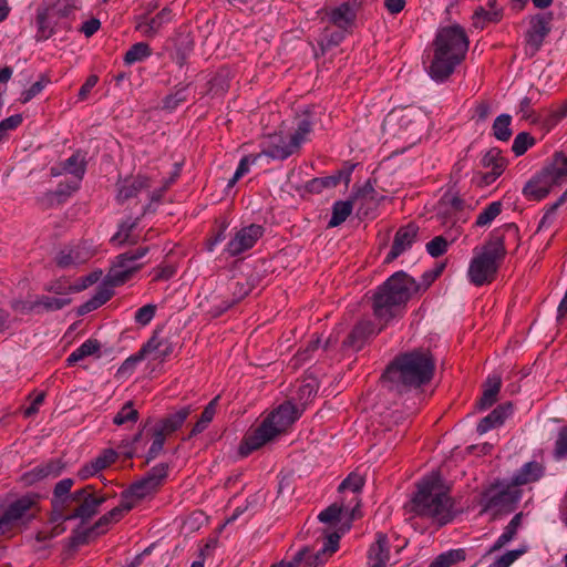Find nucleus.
Segmentation results:
<instances>
[{"mask_svg":"<svg viewBox=\"0 0 567 567\" xmlns=\"http://www.w3.org/2000/svg\"><path fill=\"white\" fill-rule=\"evenodd\" d=\"M421 286L404 271L393 274L381 287L373 298V311L381 322L380 327L372 326L369 321L360 322L348 338L347 346L359 349L362 341L378 333L393 318L398 317L406 302L417 292Z\"/></svg>","mask_w":567,"mask_h":567,"instance_id":"nucleus-1","label":"nucleus"},{"mask_svg":"<svg viewBox=\"0 0 567 567\" xmlns=\"http://www.w3.org/2000/svg\"><path fill=\"white\" fill-rule=\"evenodd\" d=\"M74 480L66 477L59 481L52 492L49 522H68L80 519L81 526L91 520L109 495L97 491L94 485H85L72 492Z\"/></svg>","mask_w":567,"mask_h":567,"instance_id":"nucleus-2","label":"nucleus"},{"mask_svg":"<svg viewBox=\"0 0 567 567\" xmlns=\"http://www.w3.org/2000/svg\"><path fill=\"white\" fill-rule=\"evenodd\" d=\"M468 40L460 25L441 28L433 42L432 54L427 56L426 71L436 82L447 79L464 59Z\"/></svg>","mask_w":567,"mask_h":567,"instance_id":"nucleus-3","label":"nucleus"},{"mask_svg":"<svg viewBox=\"0 0 567 567\" xmlns=\"http://www.w3.org/2000/svg\"><path fill=\"white\" fill-rule=\"evenodd\" d=\"M434 361L427 351H412L398 357L383 373V381L392 390L402 392L429 382Z\"/></svg>","mask_w":567,"mask_h":567,"instance_id":"nucleus-4","label":"nucleus"},{"mask_svg":"<svg viewBox=\"0 0 567 567\" xmlns=\"http://www.w3.org/2000/svg\"><path fill=\"white\" fill-rule=\"evenodd\" d=\"M415 514L446 524L452 518V504L439 473L432 472L417 484L412 499Z\"/></svg>","mask_w":567,"mask_h":567,"instance_id":"nucleus-5","label":"nucleus"},{"mask_svg":"<svg viewBox=\"0 0 567 567\" xmlns=\"http://www.w3.org/2000/svg\"><path fill=\"white\" fill-rule=\"evenodd\" d=\"M301 414L291 402H286L272 411L261 424L249 432L243 444L240 453L248 455L255 450L260 449L268 442L272 441L279 434L284 433Z\"/></svg>","mask_w":567,"mask_h":567,"instance_id":"nucleus-6","label":"nucleus"},{"mask_svg":"<svg viewBox=\"0 0 567 567\" xmlns=\"http://www.w3.org/2000/svg\"><path fill=\"white\" fill-rule=\"evenodd\" d=\"M74 9L75 6L71 0H42L37 9L35 40L40 42L50 39L55 33L56 27L70 28L64 20L73 13Z\"/></svg>","mask_w":567,"mask_h":567,"instance_id":"nucleus-7","label":"nucleus"},{"mask_svg":"<svg viewBox=\"0 0 567 567\" xmlns=\"http://www.w3.org/2000/svg\"><path fill=\"white\" fill-rule=\"evenodd\" d=\"M38 498V495H24L8 505L0 515V537L27 527L37 517Z\"/></svg>","mask_w":567,"mask_h":567,"instance_id":"nucleus-8","label":"nucleus"},{"mask_svg":"<svg viewBox=\"0 0 567 567\" xmlns=\"http://www.w3.org/2000/svg\"><path fill=\"white\" fill-rule=\"evenodd\" d=\"M503 256L504 249L501 243L488 244L481 251L475 252L467 270L470 281L475 286L492 281L497 270V262Z\"/></svg>","mask_w":567,"mask_h":567,"instance_id":"nucleus-9","label":"nucleus"},{"mask_svg":"<svg viewBox=\"0 0 567 567\" xmlns=\"http://www.w3.org/2000/svg\"><path fill=\"white\" fill-rule=\"evenodd\" d=\"M148 251V246H138L117 255L109 270L110 279H112L114 284L124 285L143 267V264H138V260L145 257Z\"/></svg>","mask_w":567,"mask_h":567,"instance_id":"nucleus-10","label":"nucleus"},{"mask_svg":"<svg viewBox=\"0 0 567 567\" xmlns=\"http://www.w3.org/2000/svg\"><path fill=\"white\" fill-rule=\"evenodd\" d=\"M340 535L331 533L327 536L323 547L316 554L308 549L300 550L291 560L281 561L274 567H321L339 546Z\"/></svg>","mask_w":567,"mask_h":567,"instance_id":"nucleus-11","label":"nucleus"},{"mask_svg":"<svg viewBox=\"0 0 567 567\" xmlns=\"http://www.w3.org/2000/svg\"><path fill=\"white\" fill-rule=\"evenodd\" d=\"M506 165L507 162L501 151H487L481 158L482 169L474 173L472 183L481 188L492 185L504 173Z\"/></svg>","mask_w":567,"mask_h":567,"instance_id":"nucleus-12","label":"nucleus"},{"mask_svg":"<svg viewBox=\"0 0 567 567\" xmlns=\"http://www.w3.org/2000/svg\"><path fill=\"white\" fill-rule=\"evenodd\" d=\"M261 236V226L249 225L235 234L228 241L225 250L229 256H238L252 248Z\"/></svg>","mask_w":567,"mask_h":567,"instance_id":"nucleus-13","label":"nucleus"},{"mask_svg":"<svg viewBox=\"0 0 567 567\" xmlns=\"http://www.w3.org/2000/svg\"><path fill=\"white\" fill-rule=\"evenodd\" d=\"M311 131V122L308 118L300 120L295 132L289 135V143L285 146L276 144L271 153L272 158L285 159L289 157L301 144L309 140Z\"/></svg>","mask_w":567,"mask_h":567,"instance_id":"nucleus-14","label":"nucleus"},{"mask_svg":"<svg viewBox=\"0 0 567 567\" xmlns=\"http://www.w3.org/2000/svg\"><path fill=\"white\" fill-rule=\"evenodd\" d=\"M463 209V200L454 192L445 193L440 199L437 215L443 219V224L456 225L462 218L458 216Z\"/></svg>","mask_w":567,"mask_h":567,"instance_id":"nucleus-15","label":"nucleus"},{"mask_svg":"<svg viewBox=\"0 0 567 567\" xmlns=\"http://www.w3.org/2000/svg\"><path fill=\"white\" fill-rule=\"evenodd\" d=\"M116 200L120 204L136 197L143 189L151 187V181L143 175H136L120 181L117 184Z\"/></svg>","mask_w":567,"mask_h":567,"instance_id":"nucleus-16","label":"nucleus"},{"mask_svg":"<svg viewBox=\"0 0 567 567\" xmlns=\"http://www.w3.org/2000/svg\"><path fill=\"white\" fill-rule=\"evenodd\" d=\"M396 560H391L390 543L385 535L379 534L375 543H373L368 554L369 567H386L394 564Z\"/></svg>","mask_w":567,"mask_h":567,"instance_id":"nucleus-17","label":"nucleus"},{"mask_svg":"<svg viewBox=\"0 0 567 567\" xmlns=\"http://www.w3.org/2000/svg\"><path fill=\"white\" fill-rule=\"evenodd\" d=\"M416 235L417 227L413 224H409L400 228L395 234L393 246L388 254L385 261L390 262L408 250L414 243Z\"/></svg>","mask_w":567,"mask_h":567,"instance_id":"nucleus-18","label":"nucleus"},{"mask_svg":"<svg viewBox=\"0 0 567 567\" xmlns=\"http://www.w3.org/2000/svg\"><path fill=\"white\" fill-rule=\"evenodd\" d=\"M166 50L171 59L182 68L193 51V40L189 34L179 33L167 42Z\"/></svg>","mask_w":567,"mask_h":567,"instance_id":"nucleus-19","label":"nucleus"},{"mask_svg":"<svg viewBox=\"0 0 567 567\" xmlns=\"http://www.w3.org/2000/svg\"><path fill=\"white\" fill-rule=\"evenodd\" d=\"M554 186L556 185L553 181L542 171L524 186L523 194L529 200H542L549 194Z\"/></svg>","mask_w":567,"mask_h":567,"instance_id":"nucleus-20","label":"nucleus"},{"mask_svg":"<svg viewBox=\"0 0 567 567\" xmlns=\"http://www.w3.org/2000/svg\"><path fill=\"white\" fill-rule=\"evenodd\" d=\"M324 12L329 21L340 29H347L355 20V8L349 2H343L331 10H320L318 13Z\"/></svg>","mask_w":567,"mask_h":567,"instance_id":"nucleus-21","label":"nucleus"},{"mask_svg":"<svg viewBox=\"0 0 567 567\" xmlns=\"http://www.w3.org/2000/svg\"><path fill=\"white\" fill-rule=\"evenodd\" d=\"M549 21L550 18L544 14H537L532 18L530 27L527 31V42L534 49L538 50L544 38L547 35L549 31Z\"/></svg>","mask_w":567,"mask_h":567,"instance_id":"nucleus-22","label":"nucleus"},{"mask_svg":"<svg viewBox=\"0 0 567 567\" xmlns=\"http://www.w3.org/2000/svg\"><path fill=\"white\" fill-rule=\"evenodd\" d=\"M104 533L105 529L96 527V522L85 529L78 527L72 530L71 536L68 538L66 550L69 553H74L80 546L89 544L91 539L96 538Z\"/></svg>","mask_w":567,"mask_h":567,"instance_id":"nucleus-23","label":"nucleus"},{"mask_svg":"<svg viewBox=\"0 0 567 567\" xmlns=\"http://www.w3.org/2000/svg\"><path fill=\"white\" fill-rule=\"evenodd\" d=\"M140 218L126 219L118 225L117 231L111 237V244L122 247L124 245H135L138 241V236L133 235L134 229L138 226Z\"/></svg>","mask_w":567,"mask_h":567,"instance_id":"nucleus-24","label":"nucleus"},{"mask_svg":"<svg viewBox=\"0 0 567 567\" xmlns=\"http://www.w3.org/2000/svg\"><path fill=\"white\" fill-rule=\"evenodd\" d=\"M543 171L555 185L564 183L567 179V154L556 153Z\"/></svg>","mask_w":567,"mask_h":567,"instance_id":"nucleus-25","label":"nucleus"},{"mask_svg":"<svg viewBox=\"0 0 567 567\" xmlns=\"http://www.w3.org/2000/svg\"><path fill=\"white\" fill-rule=\"evenodd\" d=\"M512 405H499L485 416L477 425V432L484 434L489 430L503 424V422L512 414Z\"/></svg>","mask_w":567,"mask_h":567,"instance_id":"nucleus-26","label":"nucleus"},{"mask_svg":"<svg viewBox=\"0 0 567 567\" xmlns=\"http://www.w3.org/2000/svg\"><path fill=\"white\" fill-rule=\"evenodd\" d=\"M189 413V408H183L161 420L154 429L167 436L168 434L177 431L184 424Z\"/></svg>","mask_w":567,"mask_h":567,"instance_id":"nucleus-27","label":"nucleus"},{"mask_svg":"<svg viewBox=\"0 0 567 567\" xmlns=\"http://www.w3.org/2000/svg\"><path fill=\"white\" fill-rule=\"evenodd\" d=\"M152 341L153 344L152 348L147 350V355L154 353L155 360H164L165 358L173 353V343L166 338H161L158 331H155L146 343H151Z\"/></svg>","mask_w":567,"mask_h":567,"instance_id":"nucleus-28","label":"nucleus"},{"mask_svg":"<svg viewBox=\"0 0 567 567\" xmlns=\"http://www.w3.org/2000/svg\"><path fill=\"white\" fill-rule=\"evenodd\" d=\"M501 389V377L498 374H492L487 378L483 395L480 400V408L487 409L496 401L497 394Z\"/></svg>","mask_w":567,"mask_h":567,"instance_id":"nucleus-29","label":"nucleus"},{"mask_svg":"<svg viewBox=\"0 0 567 567\" xmlns=\"http://www.w3.org/2000/svg\"><path fill=\"white\" fill-rule=\"evenodd\" d=\"M134 507V504L127 501L121 502V504L114 508H112L106 514L102 515L96 520V527H101V529H105V532L109 529V526L112 523L118 522L123 515L127 512H130Z\"/></svg>","mask_w":567,"mask_h":567,"instance_id":"nucleus-30","label":"nucleus"},{"mask_svg":"<svg viewBox=\"0 0 567 567\" xmlns=\"http://www.w3.org/2000/svg\"><path fill=\"white\" fill-rule=\"evenodd\" d=\"M485 501L486 511H491L497 507H506V512H509V504L517 501V496H514L511 493H498L496 488H491L485 495Z\"/></svg>","mask_w":567,"mask_h":567,"instance_id":"nucleus-31","label":"nucleus"},{"mask_svg":"<svg viewBox=\"0 0 567 567\" xmlns=\"http://www.w3.org/2000/svg\"><path fill=\"white\" fill-rule=\"evenodd\" d=\"M100 349L101 343L99 340L93 338L87 339L68 357L66 363L68 365H74L84 358L97 353Z\"/></svg>","mask_w":567,"mask_h":567,"instance_id":"nucleus-32","label":"nucleus"},{"mask_svg":"<svg viewBox=\"0 0 567 567\" xmlns=\"http://www.w3.org/2000/svg\"><path fill=\"white\" fill-rule=\"evenodd\" d=\"M543 474L542 466L536 462L526 463L513 477L514 485H523L537 481Z\"/></svg>","mask_w":567,"mask_h":567,"instance_id":"nucleus-33","label":"nucleus"},{"mask_svg":"<svg viewBox=\"0 0 567 567\" xmlns=\"http://www.w3.org/2000/svg\"><path fill=\"white\" fill-rule=\"evenodd\" d=\"M522 520V514L515 515L509 524L506 526L502 535L497 538V540L494 543V545L489 548L488 553H493L496 550H499L505 545H507L509 542H512L518 530V527L520 525Z\"/></svg>","mask_w":567,"mask_h":567,"instance_id":"nucleus-34","label":"nucleus"},{"mask_svg":"<svg viewBox=\"0 0 567 567\" xmlns=\"http://www.w3.org/2000/svg\"><path fill=\"white\" fill-rule=\"evenodd\" d=\"M71 303V298L69 297H50V296H40L34 302L32 308L42 307L47 311H56L65 306Z\"/></svg>","mask_w":567,"mask_h":567,"instance_id":"nucleus-35","label":"nucleus"},{"mask_svg":"<svg viewBox=\"0 0 567 567\" xmlns=\"http://www.w3.org/2000/svg\"><path fill=\"white\" fill-rule=\"evenodd\" d=\"M152 54V50L146 42L133 44L124 54V62L128 65L141 62Z\"/></svg>","mask_w":567,"mask_h":567,"instance_id":"nucleus-36","label":"nucleus"},{"mask_svg":"<svg viewBox=\"0 0 567 567\" xmlns=\"http://www.w3.org/2000/svg\"><path fill=\"white\" fill-rule=\"evenodd\" d=\"M502 203L496 200L488 204L477 216L475 226L487 227L502 213Z\"/></svg>","mask_w":567,"mask_h":567,"instance_id":"nucleus-37","label":"nucleus"},{"mask_svg":"<svg viewBox=\"0 0 567 567\" xmlns=\"http://www.w3.org/2000/svg\"><path fill=\"white\" fill-rule=\"evenodd\" d=\"M465 559L464 549H451L439 555L431 564L430 567H452L456 563Z\"/></svg>","mask_w":567,"mask_h":567,"instance_id":"nucleus-38","label":"nucleus"},{"mask_svg":"<svg viewBox=\"0 0 567 567\" xmlns=\"http://www.w3.org/2000/svg\"><path fill=\"white\" fill-rule=\"evenodd\" d=\"M168 474V465L166 463H159L153 466L144 476L151 487L157 491L164 483Z\"/></svg>","mask_w":567,"mask_h":567,"instance_id":"nucleus-39","label":"nucleus"},{"mask_svg":"<svg viewBox=\"0 0 567 567\" xmlns=\"http://www.w3.org/2000/svg\"><path fill=\"white\" fill-rule=\"evenodd\" d=\"M353 205L350 200H339L333 204L332 217L329 221L330 227H337L342 224L351 214Z\"/></svg>","mask_w":567,"mask_h":567,"instance_id":"nucleus-40","label":"nucleus"},{"mask_svg":"<svg viewBox=\"0 0 567 567\" xmlns=\"http://www.w3.org/2000/svg\"><path fill=\"white\" fill-rule=\"evenodd\" d=\"M153 341L151 343H144L142 348L131 357H128L118 368V374H127L132 373L137 363L143 361L147 355V350L152 348Z\"/></svg>","mask_w":567,"mask_h":567,"instance_id":"nucleus-41","label":"nucleus"},{"mask_svg":"<svg viewBox=\"0 0 567 567\" xmlns=\"http://www.w3.org/2000/svg\"><path fill=\"white\" fill-rule=\"evenodd\" d=\"M118 286H122V284H114L113 280L110 279V272H107L102 284L97 286L93 298L103 306L114 296V287Z\"/></svg>","mask_w":567,"mask_h":567,"instance_id":"nucleus-42","label":"nucleus"},{"mask_svg":"<svg viewBox=\"0 0 567 567\" xmlns=\"http://www.w3.org/2000/svg\"><path fill=\"white\" fill-rule=\"evenodd\" d=\"M512 117L508 114H501L493 123V134L499 141H507L512 136Z\"/></svg>","mask_w":567,"mask_h":567,"instance_id":"nucleus-43","label":"nucleus"},{"mask_svg":"<svg viewBox=\"0 0 567 567\" xmlns=\"http://www.w3.org/2000/svg\"><path fill=\"white\" fill-rule=\"evenodd\" d=\"M502 17V9L478 8L473 14V24L475 28L483 29L486 22H497Z\"/></svg>","mask_w":567,"mask_h":567,"instance_id":"nucleus-44","label":"nucleus"},{"mask_svg":"<svg viewBox=\"0 0 567 567\" xmlns=\"http://www.w3.org/2000/svg\"><path fill=\"white\" fill-rule=\"evenodd\" d=\"M169 19H171V10L167 8H164L155 17L150 19V21L144 25L145 29L143 30V32L145 33V35L152 37L162 28V25L164 23L169 21Z\"/></svg>","mask_w":567,"mask_h":567,"instance_id":"nucleus-45","label":"nucleus"},{"mask_svg":"<svg viewBox=\"0 0 567 567\" xmlns=\"http://www.w3.org/2000/svg\"><path fill=\"white\" fill-rule=\"evenodd\" d=\"M155 488L151 487L144 477L135 483H133L124 493V497H134L136 499H142L153 493H155Z\"/></svg>","mask_w":567,"mask_h":567,"instance_id":"nucleus-46","label":"nucleus"},{"mask_svg":"<svg viewBox=\"0 0 567 567\" xmlns=\"http://www.w3.org/2000/svg\"><path fill=\"white\" fill-rule=\"evenodd\" d=\"M138 411L133 408V402H126L113 417V423L123 425L127 422L135 423L138 420Z\"/></svg>","mask_w":567,"mask_h":567,"instance_id":"nucleus-47","label":"nucleus"},{"mask_svg":"<svg viewBox=\"0 0 567 567\" xmlns=\"http://www.w3.org/2000/svg\"><path fill=\"white\" fill-rule=\"evenodd\" d=\"M63 169L74 175L76 178L82 179L85 174V163L80 157L79 153L72 154L65 162L63 163Z\"/></svg>","mask_w":567,"mask_h":567,"instance_id":"nucleus-48","label":"nucleus"},{"mask_svg":"<svg viewBox=\"0 0 567 567\" xmlns=\"http://www.w3.org/2000/svg\"><path fill=\"white\" fill-rule=\"evenodd\" d=\"M187 101L186 87H181L174 93L166 95L162 101V109L166 111L176 110L182 103Z\"/></svg>","mask_w":567,"mask_h":567,"instance_id":"nucleus-49","label":"nucleus"},{"mask_svg":"<svg viewBox=\"0 0 567 567\" xmlns=\"http://www.w3.org/2000/svg\"><path fill=\"white\" fill-rule=\"evenodd\" d=\"M72 248L78 265L86 262L96 254L94 246L92 245V243L87 240H83L78 245L73 246Z\"/></svg>","mask_w":567,"mask_h":567,"instance_id":"nucleus-50","label":"nucleus"},{"mask_svg":"<svg viewBox=\"0 0 567 567\" xmlns=\"http://www.w3.org/2000/svg\"><path fill=\"white\" fill-rule=\"evenodd\" d=\"M49 82L50 79L47 75L41 74L37 82H34L29 89L24 90L21 93L20 102L23 104L30 102L32 99H34L38 94H40L43 91V89Z\"/></svg>","mask_w":567,"mask_h":567,"instance_id":"nucleus-51","label":"nucleus"},{"mask_svg":"<svg viewBox=\"0 0 567 567\" xmlns=\"http://www.w3.org/2000/svg\"><path fill=\"white\" fill-rule=\"evenodd\" d=\"M213 421V400L205 406L200 419L193 426L188 437L196 436L207 429L208 424Z\"/></svg>","mask_w":567,"mask_h":567,"instance_id":"nucleus-52","label":"nucleus"},{"mask_svg":"<svg viewBox=\"0 0 567 567\" xmlns=\"http://www.w3.org/2000/svg\"><path fill=\"white\" fill-rule=\"evenodd\" d=\"M102 274V270L92 271L89 275L81 277L79 279V282H76L75 285L68 286V289L73 292L82 291L89 288L90 286L96 284L101 279Z\"/></svg>","mask_w":567,"mask_h":567,"instance_id":"nucleus-53","label":"nucleus"},{"mask_svg":"<svg viewBox=\"0 0 567 567\" xmlns=\"http://www.w3.org/2000/svg\"><path fill=\"white\" fill-rule=\"evenodd\" d=\"M22 121L23 117L21 114H14L0 121V143L8 137L10 131L18 128Z\"/></svg>","mask_w":567,"mask_h":567,"instance_id":"nucleus-54","label":"nucleus"},{"mask_svg":"<svg viewBox=\"0 0 567 567\" xmlns=\"http://www.w3.org/2000/svg\"><path fill=\"white\" fill-rule=\"evenodd\" d=\"M343 515V509L337 504H332L318 515V518L322 523L332 524L340 522Z\"/></svg>","mask_w":567,"mask_h":567,"instance_id":"nucleus-55","label":"nucleus"},{"mask_svg":"<svg viewBox=\"0 0 567 567\" xmlns=\"http://www.w3.org/2000/svg\"><path fill=\"white\" fill-rule=\"evenodd\" d=\"M526 547L509 550L497 558L489 567H509L515 560L526 553Z\"/></svg>","mask_w":567,"mask_h":567,"instance_id":"nucleus-56","label":"nucleus"},{"mask_svg":"<svg viewBox=\"0 0 567 567\" xmlns=\"http://www.w3.org/2000/svg\"><path fill=\"white\" fill-rule=\"evenodd\" d=\"M166 436L158 432L157 430H153V441L146 454V462H150L157 457V455L162 452Z\"/></svg>","mask_w":567,"mask_h":567,"instance_id":"nucleus-57","label":"nucleus"},{"mask_svg":"<svg viewBox=\"0 0 567 567\" xmlns=\"http://www.w3.org/2000/svg\"><path fill=\"white\" fill-rule=\"evenodd\" d=\"M534 144V138L528 133H519L512 145V150L515 155H523Z\"/></svg>","mask_w":567,"mask_h":567,"instance_id":"nucleus-58","label":"nucleus"},{"mask_svg":"<svg viewBox=\"0 0 567 567\" xmlns=\"http://www.w3.org/2000/svg\"><path fill=\"white\" fill-rule=\"evenodd\" d=\"M117 458V453L112 449L104 450L99 456H96L93 461V466L100 471L109 467L113 464Z\"/></svg>","mask_w":567,"mask_h":567,"instance_id":"nucleus-59","label":"nucleus"},{"mask_svg":"<svg viewBox=\"0 0 567 567\" xmlns=\"http://www.w3.org/2000/svg\"><path fill=\"white\" fill-rule=\"evenodd\" d=\"M318 392V384L316 380L311 379L299 386L298 399L300 404H306Z\"/></svg>","mask_w":567,"mask_h":567,"instance_id":"nucleus-60","label":"nucleus"},{"mask_svg":"<svg viewBox=\"0 0 567 567\" xmlns=\"http://www.w3.org/2000/svg\"><path fill=\"white\" fill-rule=\"evenodd\" d=\"M155 313H156V306L153 303H147V305L141 307L135 312L134 320L136 323H138L141 326H146L152 321Z\"/></svg>","mask_w":567,"mask_h":567,"instance_id":"nucleus-61","label":"nucleus"},{"mask_svg":"<svg viewBox=\"0 0 567 567\" xmlns=\"http://www.w3.org/2000/svg\"><path fill=\"white\" fill-rule=\"evenodd\" d=\"M342 32H332L328 28H326L319 38V44L322 47V49H326L339 44L342 41Z\"/></svg>","mask_w":567,"mask_h":567,"instance_id":"nucleus-62","label":"nucleus"},{"mask_svg":"<svg viewBox=\"0 0 567 567\" xmlns=\"http://www.w3.org/2000/svg\"><path fill=\"white\" fill-rule=\"evenodd\" d=\"M447 245V240L443 236H437L426 244V251L432 257H439L446 251Z\"/></svg>","mask_w":567,"mask_h":567,"instance_id":"nucleus-63","label":"nucleus"},{"mask_svg":"<svg viewBox=\"0 0 567 567\" xmlns=\"http://www.w3.org/2000/svg\"><path fill=\"white\" fill-rule=\"evenodd\" d=\"M364 484V480L360 474H350L340 485L341 491H351L358 493Z\"/></svg>","mask_w":567,"mask_h":567,"instance_id":"nucleus-64","label":"nucleus"}]
</instances>
